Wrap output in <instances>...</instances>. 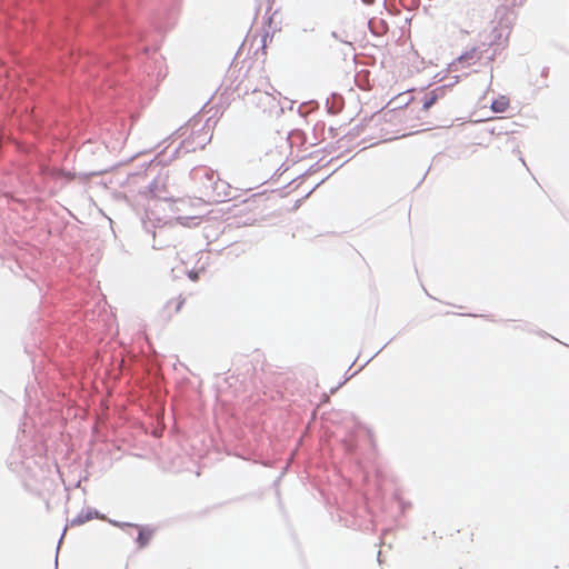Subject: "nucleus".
Masks as SVG:
<instances>
[{"label":"nucleus","mask_w":569,"mask_h":569,"mask_svg":"<svg viewBox=\"0 0 569 569\" xmlns=\"http://www.w3.org/2000/svg\"><path fill=\"white\" fill-rule=\"evenodd\" d=\"M93 518V513L91 511L87 512L86 515H79L76 519L72 520V523L74 525H82L86 521H89Z\"/></svg>","instance_id":"nucleus-5"},{"label":"nucleus","mask_w":569,"mask_h":569,"mask_svg":"<svg viewBox=\"0 0 569 569\" xmlns=\"http://www.w3.org/2000/svg\"><path fill=\"white\" fill-rule=\"evenodd\" d=\"M134 527L139 530L138 537H137V543L139 545L140 548H143L151 540L152 531L149 529L139 527V526H134Z\"/></svg>","instance_id":"nucleus-2"},{"label":"nucleus","mask_w":569,"mask_h":569,"mask_svg":"<svg viewBox=\"0 0 569 569\" xmlns=\"http://www.w3.org/2000/svg\"><path fill=\"white\" fill-rule=\"evenodd\" d=\"M190 278H191L192 280H197V279H198V276H197V273H191V274H190Z\"/></svg>","instance_id":"nucleus-6"},{"label":"nucleus","mask_w":569,"mask_h":569,"mask_svg":"<svg viewBox=\"0 0 569 569\" xmlns=\"http://www.w3.org/2000/svg\"><path fill=\"white\" fill-rule=\"evenodd\" d=\"M184 303H186V299L182 297H178V298L170 300L167 305V308L172 310L173 313H178L182 309Z\"/></svg>","instance_id":"nucleus-3"},{"label":"nucleus","mask_w":569,"mask_h":569,"mask_svg":"<svg viewBox=\"0 0 569 569\" xmlns=\"http://www.w3.org/2000/svg\"><path fill=\"white\" fill-rule=\"evenodd\" d=\"M508 108V102L506 100H496L493 101L492 103V109L496 111V112H503L506 111Z\"/></svg>","instance_id":"nucleus-4"},{"label":"nucleus","mask_w":569,"mask_h":569,"mask_svg":"<svg viewBox=\"0 0 569 569\" xmlns=\"http://www.w3.org/2000/svg\"><path fill=\"white\" fill-rule=\"evenodd\" d=\"M440 93L442 89H436L426 92L419 100L409 97L405 101L408 107L399 113V119L410 130L409 133L431 129L443 120L441 112L432 111L438 104Z\"/></svg>","instance_id":"nucleus-1"},{"label":"nucleus","mask_w":569,"mask_h":569,"mask_svg":"<svg viewBox=\"0 0 569 569\" xmlns=\"http://www.w3.org/2000/svg\"><path fill=\"white\" fill-rule=\"evenodd\" d=\"M362 1H363V3H366V4H371V3H373V0H362Z\"/></svg>","instance_id":"nucleus-7"}]
</instances>
